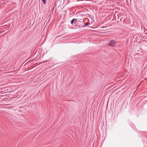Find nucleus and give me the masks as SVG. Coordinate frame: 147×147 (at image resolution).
<instances>
[{"label":"nucleus","instance_id":"nucleus-4","mask_svg":"<svg viewBox=\"0 0 147 147\" xmlns=\"http://www.w3.org/2000/svg\"><path fill=\"white\" fill-rule=\"evenodd\" d=\"M43 3L44 4H45L46 3V0H42Z\"/></svg>","mask_w":147,"mask_h":147},{"label":"nucleus","instance_id":"nucleus-5","mask_svg":"<svg viewBox=\"0 0 147 147\" xmlns=\"http://www.w3.org/2000/svg\"><path fill=\"white\" fill-rule=\"evenodd\" d=\"M48 61H47V60L45 61H44L43 63L46 62Z\"/></svg>","mask_w":147,"mask_h":147},{"label":"nucleus","instance_id":"nucleus-2","mask_svg":"<svg viewBox=\"0 0 147 147\" xmlns=\"http://www.w3.org/2000/svg\"><path fill=\"white\" fill-rule=\"evenodd\" d=\"M77 20V19H75V18L73 19L71 21V24H73L74 22H76Z\"/></svg>","mask_w":147,"mask_h":147},{"label":"nucleus","instance_id":"nucleus-3","mask_svg":"<svg viewBox=\"0 0 147 147\" xmlns=\"http://www.w3.org/2000/svg\"><path fill=\"white\" fill-rule=\"evenodd\" d=\"M89 24V23H86L83 26V27H86V26H87Z\"/></svg>","mask_w":147,"mask_h":147},{"label":"nucleus","instance_id":"nucleus-1","mask_svg":"<svg viewBox=\"0 0 147 147\" xmlns=\"http://www.w3.org/2000/svg\"><path fill=\"white\" fill-rule=\"evenodd\" d=\"M117 41L113 40H111L109 41L108 46H109L114 47L116 46Z\"/></svg>","mask_w":147,"mask_h":147},{"label":"nucleus","instance_id":"nucleus-6","mask_svg":"<svg viewBox=\"0 0 147 147\" xmlns=\"http://www.w3.org/2000/svg\"><path fill=\"white\" fill-rule=\"evenodd\" d=\"M81 22L80 21H78V22H77V23H78V22Z\"/></svg>","mask_w":147,"mask_h":147}]
</instances>
